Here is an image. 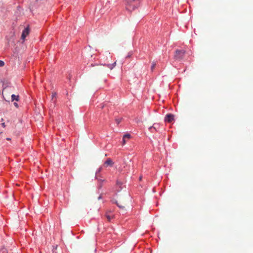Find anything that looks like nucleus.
I'll list each match as a JSON object with an SVG mask.
<instances>
[{
    "mask_svg": "<svg viewBox=\"0 0 253 253\" xmlns=\"http://www.w3.org/2000/svg\"><path fill=\"white\" fill-rule=\"evenodd\" d=\"M131 54L132 53H128L127 57H130V56H131Z\"/></svg>",
    "mask_w": 253,
    "mask_h": 253,
    "instance_id": "obj_20",
    "label": "nucleus"
},
{
    "mask_svg": "<svg viewBox=\"0 0 253 253\" xmlns=\"http://www.w3.org/2000/svg\"><path fill=\"white\" fill-rule=\"evenodd\" d=\"M14 105L16 107H18V104L16 103V102H14Z\"/></svg>",
    "mask_w": 253,
    "mask_h": 253,
    "instance_id": "obj_18",
    "label": "nucleus"
},
{
    "mask_svg": "<svg viewBox=\"0 0 253 253\" xmlns=\"http://www.w3.org/2000/svg\"><path fill=\"white\" fill-rule=\"evenodd\" d=\"M185 53L184 50H179V49H177L175 51L174 58L177 59V60H179V59H182L184 56Z\"/></svg>",
    "mask_w": 253,
    "mask_h": 253,
    "instance_id": "obj_1",
    "label": "nucleus"
},
{
    "mask_svg": "<svg viewBox=\"0 0 253 253\" xmlns=\"http://www.w3.org/2000/svg\"><path fill=\"white\" fill-rule=\"evenodd\" d=\"M174 115L171 114H168L165 118V121L166 122L171 123L174 119Z\"/></svg>",
    "mask_w": 253,
    "mask_h": 253,
    "instance_id": "obj_5",
    "label": "nucleus"
},
{
    "mask_svg": "<svg viewBox=\"0 0 253 253\" xmlns=\"http://www.w3.org/2000/svg\"><path fill=\"white\" fill-rule=\"evenodd\" d=\"M126 143V138H125V136H124L123 138V144H125Z\"/></svg>",
    "mask_w": 253,
    "mask_h": 253,
    "instance_id": "obj_16",
    "label": "nucleus"
},
{
    "mask_svg": "<svg viewBox=\"0 0 253 253\" xmlns=\"http://www.w3.org/2000/svg\"><path fill=\"white\" fill-rule=\"evenodd\" d=\"M115 203L117 205H118L119 208L124 209L125 208V206L124 205H120V204L118 203L116 201L115 202Z\"/></svg>",
    "mask_w": 253,
    "mask_h": 253,
    "instance_id": "obj_9",
    "label": "nucleus"
},
{
    "mask_svg": "<svg viewBox=\"0 0 253 253\" xmlns=\"http://www.w3.org/2000/svg\"><path fill=\"white\" fill-rule=\"evenodd\" d=\"M5 65V63L3 61L0 60V67H3Z\"/></svg>",
    "mask_w": 253,
    "mask_h": 253,
    "instance_id": "obj_13",
    "label": "nucleus"
},
{
    "mask_svg": "<svg viewBox=\"0 0 253 253\" xmlns=\"http://www.w3.org/2000/svg\"><path fill=\"white\" fill-rule=\"evenodd\" d=\"M1 126H2L3 127H5V123H2V124H1Z\"/></svg>",
    "mask_w": 253,
    "mask_h": 253,
    "instance_id": "obj_19",
    "label": "nucleus"
},
{
    "mask_svg": "<svg viewBox=\"0 0 253 253\" xmlns=\"http://www.w3.org/2000/svg\"><path fill=\"white\" fill-rule=\"evenodd\" d=\"M105 216L107 218L108 221H111V219L112 216H110V215L108 214V212L106 213Z\"/></svg>",
    "mask_w": 253,
    "mask_h": 253,
    "instance_id": "obj_8",
    "label": "nucleus"
},
{
    "mask_svg": "<svg viewBox=\"0 0 253 253\" xmlns=\"http://www.w3.org/2000/svg\"><path fill=\"white\" fill-rule=\"evenodd\" d=\"M115 65H116V62H114L113 63H112V64H108L106 66L108 68H109V69L110 70H112L113 68H114V67H115Z\"/></svg>",
    "mask_w": 253,
    "mask_h": 253,
    "instance_id": "obj_7",
    "label": "nucleus"
},
{
    "mask_svg": "<svg viewBox=\"0 0 253 253\" xmlns=\"http://www.w3.org/2000/svg\"><path fill=\"white\" fill-rule=\"evenodd\" d=\"M6 139H7V140H10L11 139H10V138H6Z\"/></svg>",
    "mask_w": 253,
    "mask_h": 253,
    "instance_id": "obj_22",
    "label": "nucleus"
},
{
    "mask_svg": "<svg viewBox=\"0 0 253 253\" xmlns=\"http://www.w3.org/2000/svg\"><path fill=\"white\" fill-rule=\"evenodd\" d=\"M29 34V27H27V28H25L21 34V39L22 40H25L26 36L28 35Z\"/></svg>",
    "mask_w": 253,
    "mask_h": 253,
    "instance_id": "obj_4",
    "label": "nucleus"
},
{
    "mask_svg": "<svg viewBox=\"0 0 253 253\" xmlns=\"http://www.w3.org/2000/svg\"><path fill=\"white\" fill-rule=\"evenodd\" d=\"M19 99V95H16L14 94L11 95V101H14V100H16V101H18Z\"/></svg>",
    "mask_w": 253,
    "mask_h": 253,
    "instance_id": "obj_6",
    "label": "nucleus"
},
{
    "mask_svg": "<svg viewBox=\"0 0 253 253\" xmlns=\"http://www.w3.org/2000/svg\"><path fill=\"white\" fill-rule=\"evenodd\" d=\"M156 65V63L155 62H153L151 65V70H153L155 69Z\"/></svg>",
    "mask_w": 253,
    "mask_h": 253,
    "instance_id": "obj_10",
    "label": "nucleus"
},
{
    "mask_svg": "<svg viewBox=\"0 0 253 253\" xmlns=\"http://www.w3.org/2000/svg\"><path fill=\"white\" fill-rule=\"evenodd\" d=\"M139 1V0H126V9L128 10H134L135 9V7H132V1Z\"/></svg>",
    "mask_w": 253,
    "mask_h": 253,
    "instance_id": "obj_2",
    "label": "nucleus"
},
{
    "mask_svg": "<svg viewBox=\"0 0 253 253\" xmlns=\"http://www.w3.org/2000/svg\"><path fill=\"white\" fill-rule=\"evenodd\" d=\"M115 121L117 125H119V124L121 122V119H116Z\"/></svg>",
    "mask_w": 253,
    "mask_h": 253,
    "instance_id": "obj_12",
    "label": "nucleus"
},
{
    "mask_svg": "<svg viewBox=\"0 0 253 253\" xmlns=\"http://www.w3.org/2000/svg\"><path fill=\"white\" fill-rule=\"evenodd\" d=\"M125 136V138H127V139H129L130 138V134H125L124 135Z\"/></svg>",
    "mask_w": 253,
    "mask_h": 253,
    "instance_id": "obj_14",
    "label": "nucleus"
},
{
    "mask_svg": "<svg viewBox=\"0 0 253 253\" xmlns=\"http://www.w3.org/2000/svg\"><path fill=\"white\" fill-rule=\"evenodd\" d=\"M142 176H140V177H139V179H140V180H141V179H142Z\"/></svg>",
    "mask_w": 253,
    "mask_h": 253,
    "instance_id": "obj_21",
    "label": "nucleus"
},
{
    "mask_svg": "<svg viewBox=\"0 0 253 253\" xmlns=\"http://www.w3.org/2000/svg\"><path fill=\"white\" fill-rule=\"evenodd\" d=\"M1 253H7V250L6 249L3 248L1 250Z\"/></svg>",
    "mask_w": 253,
    "mask_h": 253,
    "instance_id": "obj_11",
    "label": "nucleus"
},
{
    "mask_svg": "<svg viewBox=\"0 0 253 253\" xmlns=\"http://www.w3.org/2000/svg\"><path fill=\"white\" fill-rule=\"evenodd\" d=\"M152 129H155L156 130H157L156 129V127L155 126H151V127H149V129L150 130H152Z\"/></svg>",
    "mask_w": 253,
    "mask_h": 253,
    "instance_id": "obj_15",
    "label": "nucleus"
},
{
    "mask_svg": "<svg viewBox=\"0 0 253 253\" xmlns=\"http://www.w3.org/2000/svg\"><path fill=\"white\" fill-rule=\"evenodd\" d=\"M114 164L113 161L111 159H108L103 163V166L105 167H112Z\"/></svg>",
    "mask_w": 253,
    "mask_h": 253,
    "instance_id": "obj_3",
    "label": "nucleus"
},
{
    "mask_svg": "<svg viewBox=\"0 0 253 253\" xmlns=\"http://www.w3.org/2000/svg\"><path fill=\"white\" fill-rule=\"evenodd\" d=\"M56 93H52V99H53V98L54 97H56Z\"/></svg>",
    "mask_w": 253,
    "mask_h": 253,
    "instance_id": "obj_17",
    "label": "nucleus"
},
{
    "mask_svg": "<svg viewBox=\"0 0 253 253\" xmlns=\"http://www.w3.org/2000/svg\"><path fill=\"white\" fill-rule=\"evenodd\" d=\"M1 133H2L1 132H0V134H1Z\"/></svg>",
    "mask_w": 253,
    "mask_h": 253,
    "instance_id": "obj_23",
    "label": "nucleus"
}]
</instances>
